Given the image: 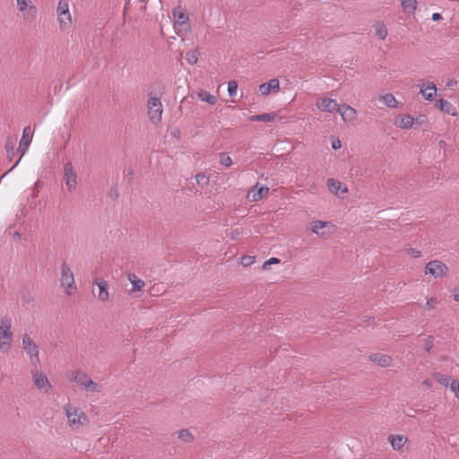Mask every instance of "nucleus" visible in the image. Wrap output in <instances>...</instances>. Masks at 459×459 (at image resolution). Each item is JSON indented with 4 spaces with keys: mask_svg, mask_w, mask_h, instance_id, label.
Returning <instances> with one entry per match:
<instances>
[{
    "mask_svg": "<svg viewBox=\"0 0 459 459\" xmlns=\"http://www.w3.org/2000/svg\"><path fill=\"white\" fill-rule=\"evenodd\" d=\"M280 263V259L279 258H276V257H272L270 259H268L267 261H265L263 264V269L264 270H268L269 269V266L271 264H279Z\"/></svg>",
    "mask_w": 459,
    "mask_h": 459,
    "instance_id": "c03bdc74",
    "label": "nucleus"
},
{
    "mask_svg": "<svg viewBox=\"0 0 459 459\" xmlns=\"http://www.w3.org/2000/svg\"><path fill=\"white\" fill-rule=\"evenodd\" d=\"M453 298L455 301H459V289L455 290Z\"/></svg>",
    "mask_w": 459,
    "mask_h": 459,
    "instance_id": "6e6d98bb",
    "label": "nucleus"
},
{
    "mask_svg": "<svg viewBox=\"0 0 459 459\" xmlns=\"http://www.w3.org/2000/svg\"><path fill=\"white\" fill-rule=\"evenodd\" d=\"M328 225H331L330 221H316L312 223L311 230L313 233L320 237H325V232H321L320 230L325 228Z\"/></svg>",
    "mask_w": 459,
    "mask_h": 459,
    "instance_id": "a878e982",
    "label": "nucleus"
},
{
    "mask_svg": "<svg viewBox=\"0 0 459 459\" xmlns=\"http://www.w3.org/2000/svg\"><path fill=\"white\" fill-rule=\"evenodd\" d=\"M127 279L132 283L131 292L140 291L145 286V282L139 279L134 273H128Z\"/></svg>",
    "mask_w": 459,
    "mask_h": 459,
    "instance_id": "5701e85b",
    "label": "nucleus"
},
{
    "mask_svg": "<svg viewBox=\"0 0 459 459\" xmlns=\"http://www.w3.org/2000/svg\"><path fill=\"white\" fill-rule=\"evenodd\" d=\"M124 173H125L127 177H130V178H131V177L133 176V174H134V172H133V170H132V169H128L127 171H126V170H125V171H124Z\"/></svg>",
    "mask_w": 459,
    "mask_h": 459,
    "instance_id": "4d7b16f0",
    "label": "nucleus"
},
{
    "mask_svg": "<svg viewBox=\"0 0 459 459\" xmlns=\"http://www.w3.org/2000/svg\"><path fill=\"white\" fill-rule=\"evenodd\" d=\"M276 117L275 113H264L251 116L249 120L253 122H273Z\"/></svg>",
    "mask_w": 459,
    "mask_h": 459,
    "instance_id": "b1692460",
    "label": "nucleus"
},
{
    "mask_svg": "<svg viewBox=\"0 0 459 459\" xmlns=\"http://www.w3.org/2000/svg\"><path fill=\"white\" fill-rule=\"evenodd\" d=\"M436 107L438 108L444 113L451 116H455L456 111L454 105L446 100L439 99L436 101Z\"/></svg>",
    "mask_w": 459,
    "mask_h": 459,
    "instance_id": "a211bd4d",
    "label": "nucleus"
},
{
    "mask_svg": "<svg viewBox=\"0 0 459 459\" xmlns=\"http://www.w3.org/2000/svg\"><path fill=\"white\" fill-rule=\"evenodd\" d=\"M5 151L7 154V159L9 161L13 160V158L15 154V142L12 138H8L5 143Z\"/></svg>",
    "mask_w": 459,
    "mask_h": 459,
    "instance_id": "cd10ccee",
    "label": "nucleus"
},
{
    "mask_svg": "<svg viewBox=\"0 0 459 459\" xmlns=\"http://www.w3.org/2000/svg\"><path fill=\"white\" fill-rule=\"evenodd\" d=\"M407 254L409 255H411V257H415V258H418V257H420L421 256V252L416 248H409L407 250Z\"/></svg>",
    "mask_w": 459,
    "mask_h": 459,
    "instance_id": "a18cd8bd",
    "label": "nucleus"
},
{
    "mask_svg": "<svg viewBox=\"0 0 459 459\" xmlns=\"http://www.w3.org/2000/svg\"><path fill=\"white\" fill-rule=\"evenodd\" d=\"M375 31L377 36L381 39H385L387 36V29L385 25L382 22H377L375 25Z\"/></svg>",
    "mask_w": 459,
    "mask_h": 459,
    "instance_id": "2f4dec72",
    "label": "nucleus"
},
{
    "mask_svg": "<svg viewBox=\"0 0 459 459\" xmlns=\"http://www.w3.org/2000/svg\"><path fill=\"white\" fill-rule=\"evenodd\" d=\"M147 2L148 0H128V3H126V4H138V9L140 11H145Z\"/></svg>",
    "mask_w": 459,
    "mask_h": 459,
    "instance_id": "ea45409f",
    "label": "nucleus"
},
{
    "mask_svg": "<svg viewBox=\"0 0 459 459\" xmlns=\"http://www.w3.org/2000/svg\"><path fill=\"white\" fill-rule=\"evenodd\" d=\"M65 414L68 420V424L72 429H78L89 423L87 415L80 411L79 409L73 406L65 407Z\"/></svg>",
    "mask_w": 459,
    "mask_h": 459,
    "instance_id": "7ed1b4c3",
    "label": "nucleus"
},
{
    "mask_svg": "<svg viewBox=\"0 0 459 459\" xmlns=\"http://www.w3.org/2000/svg\"><path fill=\"white\" fill-rule=\"evenodd\" d=\"M95 283L99 287L98 299L100 301H107L109 298V293H108V282L103 279H97L95 281Z\"/></svg>",
    "mask_w": 459,
    "mask_h": 459,
    "instance_id": "dca6fc26",
    "label": "nucleus"
},
{
    "mask_svg": "<svg viewBox=\"0 0 459 459\" xmlns=\"http://www.w3.org/2000/svg\"><path fill=\"white\" fill-rule=\"evenodd\" d=\"M382 101L388 108H396L398 101L394 98V96L391 93H386L381 97Z\"/></svg>",
    "mask_w": 459,
    "mask_h": 459,
    "instance_id": "c85d7f7f",
    "label": "nucleus"
},
{
    "mask_svg": "<svg viewBox=\"0 0 459 459\" xmlns=\"http://www.w3.org/2000/svg\"><path fill=\"white\" fill-rule=\"evenodd\" d=\"M327 186L329 190L336 195H339V191L342 187V184L340 181L330 178L327 180Z\"/></svg>",
    "mask_w": 459,
    "mask_h": 459,
    "instance_id": "c756f323",
    "label": "nucleus"
},
{
    "mask_svg": "<svg viewBox=\"0 0 459 459\" xmlns=\"http://www.w3.org/2000/svg\"><path fill=\"white\" fill-rule=\"evenodd\" d=\"M197 96L202 101L207 102L210 105H214L217 100L215 96L212 95L204 90H200L197 92Z\"/></svg>",
    "mask_w": 459,
    "mask_h": 459,
    "instance_id": "bb28decb",
    "label": "nucleus"
},
{
    "mask_svg": "<svg viewBox=\"0 0 459 459\" xmlns=\"http://www.w3.org/2000/svg\"><path fill=\"white\" fill-rule=\"evenodd\" d=\"M173 15L176 18V23L179 26H183L188 21V17L181 11H174Z\"/></svg>",
    "mask_w": 459,
    "mask_h": 459,
    "instance_id": "c9c22d12",
    "label": "nucleus"
},
{
    "mask_svg": "<svg viewBox=\"0 0 459 459\" xmlns=\"http://www.w3.org/2000/svg\"><path fill=\"white\" fill-rule=\"evenodd\" d=\"M422 385L430 387L432 385V381L430 379H424Z\"/></svg>",
    "mask_w": 459,
    "mask_h": 459,
    "instance_id": "864d4df0",
    "label": "nucleus"
},
{
    "mask_svg": "<svg viewBox=\"0 0 459 459\" xmlns=\"http://www.w3.org/2000/svg\"><path fill=\"white\" fill-rule=\"evenodd\" d=\"M178 438L185 443H190L194 440V436L186 429H183L179 430L178 433Z\"/></svg>",
    "mask_w": 459,
    "mask_h": 459,
    "instance_id": "7c9ffc66",
    "label": "nucleus"
},
{
    "mask_svg": "<svg viewBox=\"0 0 459 459\" xmlns=\"http://www.w3.org/2000/svg\"><path fill=\"white\" fill-rule=\"evenodd\" d=\"M61 275H60V283L61 286L65 289V292L66 295L71 296L73 295L76 290L77 287L74 281V273L70 267V265L64 262L61 264Z\"/></svg>",
    "mask_w": 459,
    "mask_h": 459,
    "instance_id": "f03ea898",
    "label": "nucleus"
},
{
    "mask_svg": "<svg viewBox=\"0 0 459 459\" xmlns=\"http://www.w3.org/2000/svg\"><path fill=\"white\" fill-rule=\"evenodd\" d=\"M57 19L62 30L72 25V17L69 12V0H59L56 8Z\"/></svg>",
    "mask_w": 459,
    "mask_h": 459,
    "instance_id": "20e7f679",
    "label": "nucleus"
},
{
    "mask_svg": "<svg viewBox=\"0 0 459 459\" xmlns=\"http://www.w3.org/2000/svg\"><path fill=\"white\" fill-rule=\"evenodd\" d=\"M449 268L440 260L429 261L425 266V273L434 278H442L447 274Z\"/></svg>",
    "mask_w": 459,
    "mask_h": 459,
    "instance_id": "0eeeda50",
    "label": "nucleus"
},
{
    "mask_svg": "<svg viewBox=\"0 0 459 459\" xmlns=\"http://www.w3.org/2000/svg\"><path fill=\"white\" fill-rule=\"evenodd\" d=\"M22 349L29 355L30 363L37 366L39 363V347L28 333L22 335Z\"/></svg>",
    "mask_w": 459,
    "mask_h": 459,
    "instance_id": "423d86ee",
    "label": "nucleus"
},
{
    "mask_svg": "<svg viewBox=\"0 0 459 459\" xmlns=\"http://www.w3.org/2000/svg\"><path fill=\"white\" fill-rule=\"evenodd\" d=\"M338 113L341 115L344 122H352L356 119L357 111L355 108L349 105H342L339 108Z\"/></svg>",
    "mask_w": 459,
    "mask_h": 459,
    "instance_id": "ddd939ff",
    "label": "nucleus"
},
{
    "mask_svg": "<svg viewBox=\"0 0 459 459\" xmlns=\"http://www.w3.org/2000/svg\"><path fill=\"white\" fill-rule=\"evenodd\" d=\"M220 163L227 168L230 167L232 165V160L230 156L226 155L225 153L220 154Z\"/></svg>",
    "mask_w": 459,
    "mask_h": 459,
    "instance_id": "58836bf2",
    "label": "nucleus"
},
{
    "mask_svg": "<svg viewBox=\"0 0 459 459\" xmlns=\"http://www.w3.org/2000/svg\"><path fill=\"white\" fill-rule=\"evenodd\" d=\"M238 83L236 81H230L228 82V92L230 97H234L237 94Z\"/></svg>",
    "mask_w": 459,
    "mask_h": 459,
    "instance_id": "e433bc0d",
    "label": "nucleus"
},
{
    "mask_svg": "<svg viewBox=\"0 0 459 459\" xmlns=\"http://www.w3.org/2000/svg\"><path fill=\"white\" fill-rule=\"evenodd\" d=\"M10 171H11V170L9 169L6 173H4V174L2 176V178H0V180H2V178H4L7 173H9Z\"/></svg>",
    "mask_w": 459,
    "mask_h": 459,
    "instance_id": "13d9d810",
    "label": "nucleus"
},
{
    "mask_svg": "<svg viewBox=\"0 0 459 459\" xmlns=\"http://www.w3.org/2000/svg\"><path fill=\"white\" fill-rule=\"evenodd\" d=\"M444 143H444L443 141H440V143H439V144H440L441 146H444Z\"/></svg>",
    "mask_w": 459,
    "mask_h": 459,
    "instance_id": "680f3d73",
    "label": "nucleus"
},
{
    "mask_svg": "<svg viewBox=\"0 0 459 459\" xmlns=\"http://www.w3.org/2000/svg\"><path fill=\"white\" fill-rule=\"evenodd\" d=\"M414 125L419 126H428L429 119L425 115H420L417 117H414Z\"/></svg>",
    "mask_w": 459,
    "mask_h": 459,
    "instance_id": "4c0bfd02",
    "label": "nucleus"
},
{
    "mask_svg": "<svg viewBox=\"0 0 459 459\" xmlns=\"http://www.w3.org/2000/svg\"><path fill=\"white\" fill-rule=\"evenodd\" d=\"M32 140V133L30 126H26L23 128L22 135L19 143V147L17 149V152L21 153L20 158L16 160V162L13 164V166L10 169V170H13L21 161L22 157L25 154L27 150L29 149V146Z\"/></svg>",
    "mask_w": 459,
    "mask_h": 459,
    "instance_id": "6e6552de",
    "label": "nucleus"
},
{
    "mask_svg": "<svg viewBox=\"0 0 459 459\" xmlns=\"http://www.w3.org/2000/svg\"><path fill=\"white\" fill-rule=\"evenodd\" d=\"M269 192V187L261 186L258 187V183L249 191L248 196H251L252 201H258L262 199Z\"/></svg>",
    "mask_w": 459,
    "mask_h": 459,
    "instance_id": "f3484780",
    "label": "nucleus"
},
{
    "mask_svg": "<svg viewBox=\"0 0 459 459\" xmlns=\"http://www.w3.org/2000/svg\"><path fill=\"white\" fill-rule=\"evenodd\" d=\"M444 143H444L443 141H440V143H439V144H440L441 146H444Z\"/></svg>",
    "mask_w": 459,
    "mask_h": 459,
    "instance_id": "052dcab7",
    "label": "nucleus"
},
{
    "mask_svg": "<svg viewBox=\"0 0 459 459\" xmlns=\"http://www.w3.org/2000/svg\"><path fill=\"white\" fill-rule=\"evenodd\" d=\"M401 5L405 14L411 15L418 7V2L417 0H401Z\"/></svg>",
    "mask_w": 459,
    "mask_h": 459,
    "instance_id": "4be33fe9",
    "label": "nucleus"
},
{
    "mask_svg": "<svg viewBox=\"0 0 459 459\" xmlns=\"http://www.w3.org/2000/svg\"><path fill=\"white\" fill-rule=\"evenodd\" d=\"M436 305H437V300L434 298H430V299H427L425 307L427 309H432L436 307Z\"/></svg>",
    "mask_w": 459,
    "mask_h": 459,
    "instance_id": "49530a36",
    "label": "nucleus"
},
{
    "mask_svg": "<svg viewBox=\"0 0 459 459\" xmlns=\"http://www.w3.org/2000/svg\"><path fill=\"white\" fill-rule=\"evenodd\" d=\"M433 377L442 385L447 386L451 383L453 379H451L449 377L443 375L441 373L436 372L433 373Z\"/></svg>",
    "mask_w": 459,
    "mask_h": 459,
    "instance_id": "72a5a7b5",
    "label": "nucleus"
},
{
    "mask_svg": "<svg viewBox=\"0 0 459 459\" xmlns=\"http://www.w3.org/2000/svg\"><path fill=\"white\" fill-rule=\"evenodd\" d=\"M458 83L457 80L455 79H451L449 80L447 82H446V87L448 88H452L454 86H456Z\"/></svg>",
    "mask_w": 459,
    "mask_h": 459,
    "instance_id": "8fccbe9b",
    "label": "nucleus"
},
{
    "mask_svg": "<svg viewBox=\"0 0 459 459\" xmlns=\"http://www.w3.org/2000/svg\"><path fill=\"white\" fill-rule=\"evenodd\" d=\"M31 374H32V378H33L34 385H36V387L39 390L47 393L49 390V388L51 387V385H50L47 376L45 374L38 371V365L34 366V369L31 371Z\"/></svg>",
    "mask_w": 459,
    "mask_h": 459,
    "instance_id": "9b49d317",
    "label": "nucleus"
},
{
    "mask_svg": "<svg viewBox=\"0 0 459 459\" xmlns=\"http://www.w3.org/2000/svg\"><path fill=\"white\" fill-rule=\"evenodd\" d=\"M451 391L455 394V395L459 398V381L453 379L449 384Z\"/></svg>",
    "mask_w": 459,
    "mask_h": 459,
    "instance_id": "37998d69",
    "label": "nucleus"
},
{
    "mask_svg": "<svg viewBox=\"0 0 459 459\" xmlns=\"http://www.w3.org/2000/svg\"><path fill=\"white\" fill-rule=\"evenodd\" d=\"M74 381L76 382L82 388L86 385V383L91 379V377L84 372L81 370H76L74 372Z\"/></svg>",
    "mask_w": 459,
    "mask_h": 459,
    "instance_id": "393cba45",
    "label": "nucleus"
},
{
    "mask_svg": "<svg viewBox=\"0 0 459 459\" xmlns=\"http://www.w3.org/2000/svg\"><path fill=\"white\" fill-rule=\"evenodd\" d=\"M342 146L341 142L339 140H335L332 143V147L334 150L340 149Z\"/></svg>",
    "mask_w": 459,
    "mask_h": 459,
    "instance_id": "3c124183",
    "label": "nucleus"
},
{
    "mask_svg": "<svg viewBox=\"0 0 459 459\" xmlns=\"http://www.w3.org/2000/svg\"><path fill=\"white\" fill-rule=\"evenodd\" d=\"M394 125L402 129H410L414 125V117L410 115L398 116L395 117Z\"/></svg>",
    "mask_w": 459,
    "mask_h": 459,
    "instance_id": "2eb2a0df",
    "label": "nucleus"
},
{
    "mask_svg": "<svg viewBox=\"0 0 459 459\" xmlns=\"http://www.w3.org/2000/svg\"><path fill=\"white\" fill-rule=\"evenodd\" d=\"M280 89V82L278 79H271L268 82L259 85V92L262 95H268L271 91H278Z\"/></svg>",
    "mask_w": 459,
    "mask_h": 459,
    "instance_id": "4468645a",
    "label": "nucleus"
},
{
    "mask_svg": "<svg viewBox=\"0 0 459 459\" xmlns=\"http://www.w3.org/2000/svg\"><path fill=\"white\" fill-rule=\"evenodd\" d=\"M17 8L25 20L32 21L37 16V7L31 0H16Z\"/></svg>",
    "mask_w": 459,
    "mask_h": 459,
    "instance_id": "1a4fd4ad",
    "label": "nucleus"
},
{
    "mask_svg": "<svg viewBox=\"0 0 459 459\" xmlns=\"http://www.w3.org/2000/svg\"><path fill=\"white\" fill-rule=\"evenodd\" d=\"M240 263L243 266H249L255 263V256L244 255L241 257Z\"/></svg>",
    "mask_w": 459,
    "mask_h": 459,
    "instance_id": "79ce46f5",
    "label": "nucleus"
},
{
    "mask_svg": "<svg viewBox=\"0 0 459 459\" xmlns=\"http://www.w3.org/2000/svg\"><path fill=\"white\" fill-rule=\"evenodd\" d=\"M442 19V15L439 13H435L432 14V21L437 22Z\"/></svg>",
    "mask_w": 459,
    "mask_h": 459,
    "instance_id": "603ef678",
    "label": "nucleus"
},
{
    "mask_svg": "<svg viewBox=\"0 0 459 459\" xmlns=\"http://www.w3.org/2000/svg\"><path fill=\"white\" fill-rule=\"evenodd\" d=\"M434 347V337L432 335H429L425 340L424 349L426 351L429 352Z\"/></svg>",
    "mask_w": 459,
    "mask_h": 459,
    "instance_id": "a19ab883",
    "label": "nucleus"
},
{
    "mask_svg": "<svg viewBox=\"0 0 459 459\" xmlns=\"http://www.w3.org/2000/svg\"><path fill=\"white\" fill-rule=\"evenodd\" d=\"M64 180L65 182L66 188L69 192H73L75 190L77 185V174L74 169L72 162L70 161L65 164Z\"/></svg>",
    "mask_w": 459,
    "mask_h": 459,
    "instance_id": "9d476101",
    "label": "nucleus"
},
{
    "mask_svg": "<svg viewBox=\"0 0 459 459\" xmlns=\"http://www.w3.org/2000/svg\"><path fill=\"white\" fill-rule=\"evenodd\" d=\"M199 55L200 53L197 49H193L186 53V59L188 64L193 65L197 63Z\"/></svg>",
    "mask_w": 459,
    "mask_h": 459,
    "instance_id": "473e14b6",
    "label": "nucleus"
},
{
    "mask_svg": "<svg viewBox=\"0 0 459 459\" xmlns=\"http://www.w3.org/2000/svg\"><path fill=\"white\" fill-rule=\"evenodd\" d=\"M13 333L11 332V320L2 318L0 325V349L7 351L11 348Z\"/></svg>",
    "mask_w": 459,
    "mask_h": 459,
    "instance_id": "39448f33",
    "label": "nucleus"
},
{
    "mask_svg": "<svg viewBox=\"0 0 459 459\" xmlns=\"http://www.w3.org/2000/svg\"><path fill=\"white\" fill-rule=\"evenodd\" d=\"M108 195L112 198V199H117L118 197V191L117 188H111L109 190V193H108Z\"/></svg>",
    "mask_w": 459,
    "mask_h": 459,
    "instance_id": "de8ad7c7",
    "label": "nucleus"
},
{
    "mask_svg": "<svg viewBox=\"0 0 459 459\" xmlns=\"http://www.w3.org/2000/svg\"><path fill=\"white\" fill-rule=\"evenodd\" d=\"M238 235H239V232L238 230H234L231 232L230 238H231V239H236Z\"/></svg>",
    "mask_w": 459,
    "mask_h": 459,
    "instance_id": "5fc2aeb1",
    "label": "nucleus"
},
{
    "mask_svg": "<svg viewBox=\"0 0 459 459\" xmlns=\"http://www.w3.org/2000/svg\"><path fill=\"white\" fill-rule=\"evenodd\" d=\"M369 360L377 363L381 367H387L390 365L392 359L385 354L374 353L369 356Z\"/></svg>",
    "mask_w": 459,
    "mask_h": 459,
    "instance_id": "412c9836",
    "label": "nucleus"
},
{
    "mask_svg": "<svg viewBox=\"0 0 459 459\" xmlns=\"http://www.w3.org/2000/svg\"><path fill=\"white\" fill-rule=\"evenodd\" d=\"M316 106L321 111L327 112V113L338 112L339 108H340V105L337 103V101L335 100L330 99V98L319 99L316 101Z\"/></svg>",
    "mask_w": 459,
    "mask_h": 459,
    "instance_id": "f8f14e48",
    "label": "nucleus"
},
{
    "mask_svg": "<svg viewBox=\"0 0 459 459\" xmlns=\"http://www.w3.org/2000/svg\"><path fill=\"white\" fill-rule=\"evenodd\" d=\"M387 439L394 450H401L408 440L403 435H389Z\"/></svg>",
    "mask_w": 459,
    "mask_h": 459,
    "instance_id": "6ab92c4d",
    "label": "nucleus"
},
{
    "mask_svg": "<svg viewBox=\"0 0 459 459\" xmlns=\"http://www.w3.org/2000/svg\"><path fill=\"white\" fill-rule=\"evenodd\" d=\"M437 92V87L434 82H429L426 87L422 85L420 87V93L423 96L426 100H433Z\"/></svg>",
    "mask_w": 459,
    "mask_h": 459,
    "instance_id": "aec40b11",
    "label": "nucleus"
},
{
    "mask_svg": "<svg viewBox=\"0 0 459 459\" xmlns=\"http://www.w3.org/2000/svg\"><path fill=\"white\" fill-rule=\"evenodd\" d=\"M195 179H196V181H197V183H198V184H200V183H201V181H202V180H204V179H205V180H206V181H205L206 183L208 182V179H207V178H205V176H204V174H203V173H199V174H197V175L195 176Z\"/></svg>",
    "mask_w": 459,
    "mask_h": 459,
    "instance_id": "09e8293b",
    "label": "nucleus"
},
{
    "mask_svg": "<svg viewBox=\"0 0 459 459\" xmlns=\"http://www.w3.org/2000/svg\"><path fill=\"white\" fill-rule=\"evenodd\" d=\"M163 93V87L160 86L158 92L151 91L149 92V100L147 102L148 116L152 123H160L163 112L162 103L160 101V95Z\"/></svg>",
    "mask_w": 459,
    "mask_h": 459,
    "instance_id": "f257e3e1",
    "label": "nucleus"
},
{
    "mask_svg": "<svg viewBox=\"0 0 459 459\" xmlns=\"http://www.w3.org/2000/svg\"><path fill=\"white\" fill-rule=\"evenodd\" d=\"M83 389L87 392L100 393L101 391V386L100 384L92 381L91 379H89Z\"/></svg>",
    "mask_w": 459,
    "mask_h": 459,
    "instance_id": "f704fd0d",
    "label": "nucleus"
},
{
    "mask_svg": "<svg viewBox=\"0 0 459 459\" xmlns=\"http://www.w3.org/2000/svg\"><path fill=\"white\" fill-rule=\"evenodd\" d=\"M342 193H346V192H347V188H346V187H344V188L342 189Z\"/></svg>",
    "mask_w": 459,
    "mask_h": 459,
    "instance_id": "bf43d9fd",
    "label": "nucleus"
},
{
    "mask_svg": "<svg viewBox=\"0 0 459 459\" xmlns=\"http://www.w3.org/2000/svg\"><path fill=\"white\" fill-rule=\"evenodd\" d=\"M179 134V131H177V133H173L174 135H177Z\"/></svg>",
    "mask_w": 459,
    "mask_h": 459,
    "instance_id": "e2e57ef3",
    "label": "nucleus"
}]
</instances>
